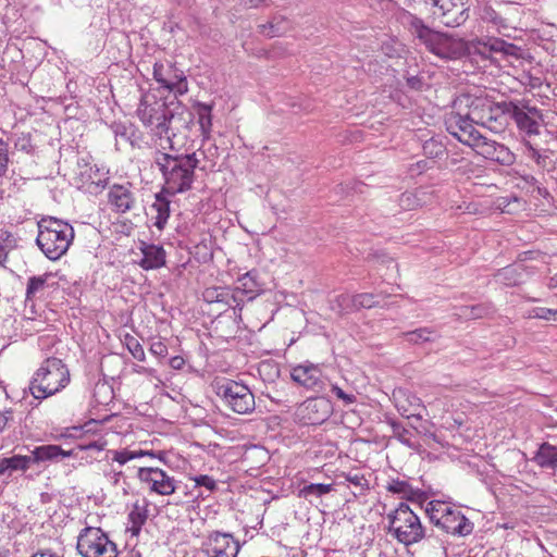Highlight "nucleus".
I'll return each mask as SVG.
<instances>
[{
    "label": "nucleus",
    "mask_w": 557,
    "mask_h": 557,
    "mask_svg": "<svg viewBox=\"0 0 557 557\" xmlns=\"http://www.w3.org/2000/svg\"><path fill=\"white\" fill-rule=\"evenodd\" d=\"M510 120L516 124L527 157L539 166H546L547 160L555 152L552 145L556 138L550 131H542L545 124L542 110L524 100L508 101L506 127Z\"/></svg>",
    "instance_id": "f257e3e1"
},
{
    "label": "nucleus",
    "mask_w": 557,
    "mask_h": 557,
    "mask_svg": "<svg viewBox=\"0 0 557 557\" xmlns=\"http://www.w3.org/2000/svg\"><path fill=\"white\" fill-rule=\"evenodd\" d=\"M154 163L162 174L163 191L176 195L190 190L195 181V170L199 164L196 153H177L157 151Z\"/></svg>",
    "instance_id": "f03ea898"
},
{
    "label": "nucleus",
    "mask_w": 557,
    "mask_h": 557,
    "mask_svg": "<svg viewBox=\"0 0 557 557\" xmlns=\"http://www.w3.org/2000/svg\"><path fill=\"white\" fill-rule=\"evenodd\" d=\"M455 106L461 110L467 108V114L474 124L499 134L506 129V107L508 101L495 102L488 97L462 95Z\"/></svg>",
    "instance_id": "7ed1b4c3"
},
{
    "label": "nucleus",
    "mask_w": 557,
    "mask_h": 557,
    "mask_svg": "<svg viewBox=\"0 0 557 557\" xmlns=\"http://www.w3.org/2000/svg\"><path fill=\"white\" fill-rule=\"evenodd\" d=\"M409 30L430 53L442 60H457L466 53V45L462 39L434 30L419 17H411Z\"/></svg>",
    "instance_id": "20e7f679"
},
{
    "label": "nucleus",
    "mask_w": 557,
    "mask_h": 557,
    "mask_svg": "<svg viewBox=\"0 0 557 557\" xmlns=\"http://www.w3.org/2000/svg\"><path fill=\"white\" fill-rule=\"evenodd\" d=\"M37 246L50 260H58L69 250L74 239V228L67 222L52 216L38 222Z\"/></svg>",
    "instance_id": "39448f33"
},
{
    "label": "nucleus",
    "mask_w": 557,
    "mask_h": 557,
    "mask_svg": "<svg viewBox=\"0 0 557 557\" xmlns=\"http://www.w3.org/2000/svg\"><path fill=\"white\" fill-rule=\"evenodd\" d=\"M136 114L139 121L145 127L150 129L153 136L160 139L166 137L170 148H173L170 124L174 117V113L165 99L159 98L152 91L143 94Z\"/></svg>",
    "instance_id": "423d86ee"
},
{
    "label": "nucleus",
    "mask_w": 557,
    "mask_h": 557,
    "mask_svg": "<svg viewBox=\"0 0 557 557\" xmlns=\"http://www.w3.org/2000/svg\"><path fill=\"white\" fill-rule=\"evenodd\" d=\"M70 382V371L55 357L47 358L36 371L29 389L36 399H45L64 388Z\"/></svg>",
    "instance_id": "0eeeda50"
},
{
    "label": "nucleus",
    "mask_w": 557,
    "mask_h": 557,
    "mask_svg": "<svg viewBox=\"0 0 557 557\" xmlns=\"http://www.w3.org/2000/svg\"><path fill=\"white\" fill-rule=\"evenodd\" d=\"M389 532L395 539L406 545H412L426 537L425 529L422 527L419 517L406 504L400 503L398 507L387 516Z\"/></svg>",
    "instance_id": "6e6552de"
},
{
    "label": "nucleus",
    "mask_w": 557,
    "mask_h": 557,
    "mask_svg": "<svg viewBox=\"0 0 557 557\" xmlns=\"http://www.w3.org/2000/svg\"><path fill=\"white\" fill-rule=\"evenodd\" d=\"M425 512L432 523L448 534L467 536L473 531V523L460 510L445 502L431 500Z\"/></svg>",
    "instance_id": "1a4fd4ad"
},
{
    "label": "nucleus",
    "mask_w": 557,
    "mask_h": 557,
    "mask_svg": "<svg viewBox=\"0 0 557 557\" xmlns=\"http://www.w3.org/2000/svg\"><path fill=\"white\" fill-rule=\"evenodd\" d=\"M215 392L224 404L238 414H248L255 410V395L249 387L233 380H223L215 385Z\"/></svg>",
    "instance_id": "9d476101"
},
{
    "label": "nucleus",
    "mask_w": 557,
    "mask_h": 557,
    "mask_svg": "<svg viewBox=\"0 0 557 557\" xmlns=\"http://www.w3.org/2000/svg\"><path fill=\"white\" fill-rule=\"evenodd\" d=\"M76 548L82 557H117L116 544L100 528H84L78 534Z\"/></svg>",
    "instance_id": "9b49d317"
},
{
    "label": "nucleus",
    "mask_w": 557,
    "mask_h": 557,
    "mask_svg": "<svg viewBox=\"0 0 557 557\" xmlns=\"http://www.w3.org/2000/svg\"><path fill=\"white\" fill-rule=\"evenodd\" d=\"M433 18L446 27H458L468 20L467 0H431Z\"/></svg>",
    "instance_id": "f8f14e48"
},
{
    "label": "nucleus",
    "mask_w": 557,
    "mask_h": 557,
    "mask_svg": "<svg viewBox=\"0 0 557 557\" xmlns=\"http://www.w3.org/2000/svg\"><path fill=\"white\" fill-rule=\"evenodd\" d=\"M152 74L154 81L162 88L173 92L175 98L188 91V83L184 72L171 62H156Z\"/></svg>",
    "instance_id": "ddd939ff"
},
{
    "label": "nucleus",
    "mask_w": 557,
    "mask_h": 557,
    "mask_svg": "<svg viewBox=\"0 0 557 557\" xmlns=\"http://www.w3.org/2000/svg\"><path fill=\"white\" fill-rule=\"evenodd\" d=\"M333 407L324 397H311L306 399L296 409V418L304 425H320L332 414Z\"/></svg>",
    "instance_id": "4468645a"
},
{
    "label": "nucleus",
    "mask_w": 557,
    "mask_h": 557,
    "mask_svg": "<svg viewBox=\"0 0 557 557\" xmlns=\"http://www.w3.org/2000/svg\"><path fill=\"white\" fill-rule=\"evenodd\" d=\"M469 147H471L476 154L500 165L509 166L516 161L515 153L511 152L508 147L483 136L481 133Z\"/></svg>",
    "instance_id": "2eb2a0df"
},
{
    "label": "nucleus",
    "mask_w": 557,
    "mask_h": 557,
    "mask_svg": "<svg viewBox=\"0 0 557 557\" xmlns=\"http://www.w3.org/2000/svg\"><path fill=\"white\" fill-rule=\"evenodd\" d=\"M140 483L147 485L151 493L170 496L175 493L176 485L173 476L157 467H141L137 471Z\"/></svg>",
    "instance_id": "dca6fc26"
},
{
    "label": "nucleus",
    "mask_w": 557,
    "mask_h": 557,
    "mask_svg": "<svg viewBox=\"0 0 557 557\" xmlns=\"http://www.w3.org/2000/svg\"><path fill=\"white\" fill-rule=\"evenodd\" d=\"M444 123L446 131L465 145L470 146L480 135V132L474 128V122L470 121L468 114L460 110L447 113Z\"/></svg>",
    "instance_id": "f3484780"
},
{
    "label": "nucleus",
    "mask_w": 557,
    "mask_h": 557,
    "mask_svg": "<svg viewBox=\"0 0 557 557\" xmlns=\"http://www.w3.org/2000/svg\"><path fill=\"white\" fill-rule=\"evenodd\" d=\"M239 549L238 541L231 533L213 531L208 535L203 552L207 557H236Z\"/></svg>",
    "instance_id": "a211bd4d"
},
{
    "label": "nucleus",
    "mask_w": 557,
    "mask_h": 557,
    "mask_svg": "<svg viewBox=\"0 0 557 557\" xmlns=\"http://www.w3.org/2000/svg\"><path fill=\"white\" fill-rule=\"evenodd\" d=\"M290 377L298 385L315 392H322L326 386L320 367L309 361L295 366L290 371Z\"/></svg>",
    "instance_id": "6ab92c4d"
},
{
    "label": "nucleus",
    "mask_w": 557,
    "mask_h": 557,
    "mask_svg": "<svg viewBox=\"0 0 557 557\" xmlns=\"http://www.w3.org/2000/svg\"><path fill=\"white\" fill-rule=\"evenodd\" d=\"M108 202L117 213H125L133 209L135 197L132 191V184H114L108 193Z\"/></svg>",
    "instance_id": "aec40b11"
},
{
    "label": "nucleus",
    "mask_w": 557,
    "mask_h": 557,
    "mask_svg": "<svg viewBox=\"0 0 557 557\" xmlns=\"http://www.w3.org/2000/svg\"><path fill=\"white\" fill-rule=\"evenodd\" d=\"M143 258L138 264L144 270L160 269L165 265L166 253L162 246L141 243Z\"/></svg>",
    "instance_id": "412c9836"
},
{
    "label": "nucleus",
    "mask_w": 557,
    "mask_h": 557,
    "mask_svg": "<svg viewBox=\"0 0 557 557\" xmlns=\"http://www.w3.org/2000/svg\"><path fill=\"white\" fill-rule=\"evenodd\" d=\"M236 288L243 293V296L247 301L253 300L264 290L263 284L259 281L258 272L256 270L248 271L240 276Z\"/></svg>",
    "instance_id": "4be33fe9"
},
{
    "label": "nucleus",
    "mask_w": 557,
    "mask_h": 557,
    "mask_svg": "<svg viewBox=\"0 0 557 557\" xmlns=\"http://www.w3.org/2000/svg\"><path fill=\"white\" fill-rule=\"evenodd\" d=\"M532 461L542 469H550L557 472V445H552L548 442L540 444Z\"/></svg>",
    "instance_id": "5701e85b"
},
{
    "label": "nucleus",
    "mask_w": 557,
    "mask_h": 557,
    "mask_svg": "<svg viewBox=\"0 0 557 557\" xmlns=\"http://www.w3.org/2000/svg\"><path fill=\"white\" fill-rule=\"evenodd\" d=\"M148 519V500L141 499L136 500L133 504V508L128 513V521L131 527L127 528V531L131 532L132 535L137 536L140 533L141 527L146 523Z\"/></svg>",
    "instance_id": "b1692460"
},
{
    "label": "nucleus",
    "mask_w": 557,
    "mask_h": 557,
    "mask_svg": "<svg viewBox=\"0 0 557 557\" xmlns=\"http://www.w3.org/2000/svg\"><path fill=\"white\" fill-rule=\"evenodd\" d=\"M72 455V450H63L61 446L58 445H41L35 447V449L32 450L30 456L33 463H40L44 461H54L58 460L60 457H71Z\"/></svg>",
    "instance_id": "393cba45"
},
{
    "label": "nucleus",
    "mask_w": 557,
    "mask_h": 557,
    "mask_svg": "<svg viewBox=\"0 0 557 557\" xmlns=\"http://www.w3.org/2000/svg\"><path fill=\"white\" fill-rule=\"evenodd\" d=\"M260 33L269 38L278 37L290 28L289 21L281 14L274 15L265 24L259 25Z\"/></svg>",
    "instance_id": "a878e982"
},
{
    "label": "nucleus",
    "mask_w": 557,
    "mask_h": 557,
    "mask_svg": "<svg viewBox=\"0 0 557 557\" xmlns=\"http://www.w3.org/2000/svg\"><path fill=\"white\" fill-rule=\"evenodd\" d=\"M33 465L32 456L14 455L0 460V475L8 473L11 475L13 471H26Z\"/></svg>",
    "instance_id": "bb28decb"
},
{
    "label": "nucleus",
    "mask_w": 557,
    "mask_h": 557,
    "mask_svg": "<svg viewBox=\"0 0 557 557\" xmlns=\"http://www.w3.org/2000/svg\"><path fill=\"white\" fill-rule=\"evenodd\" d=\"M165 191L163 189L156 195V201L152 203L151 208L157 212L154 226L162 231L170 218V200L164 197Z\"/></svg>",
    "instance_id": "cd10ccee"
},
{
    "label": "nucleus",
    "mask_w": 557,
    "mask_h": 557,
    "mask_svg": "<svg viewBox=\"0 0 557 557\" xmlns=\"http://www.w3.org/2000/svg\"><path fill=\"white\" fill-rule=\"evenodd\" d=\"M194 109L198 116V123L203 139H208L212 127V106L203 102H195Z\"/></svg>",
    "instance_id": "c85d7f7f"
},
{
    "label": "nucleus",
    "mask_w": 557,
    "mask_h": 557,
    "mask_svg": "<svg viewBox=\"0 0 557 557\" xmlns=\"http://www.w3.org/2000/svg\"><path fill=\"white\" fill-rule=\"evenodd\" d=\"M523 270L520 267H506L499 270L496 278L507 286H515L522 282Z\"/></svg>",
    "instance_id": "c756f323"
},
{
    "label": "nucleus",
    "mask_w": 557,
    "mask_h": 557,
    "mask_svg": "<svg viewBox=\"0 0 557 557\" xmlns=\"http://www.w3.org/2000/svg\"><path fill=\"white\" fill-rule=\"evenodd\" d=\"M386 490L394 494H401L410 500L420 496L419 490H414L407 481L398 479L388 482Z\"/></svg>",
    "instance_id": "7c9ffc66"
},
{
    "label": "nucleus",
    "mask_w": 557,
    "mask_h": 557,
    "mask_svg": "<svg viewBox=\"0 0 557 557\" xmlns=\"http://www.w3.org/2000/svg\"><path fill=\"white\" fill-rule=\"evenodd\" d=\"M332 310L338 314H346L356 311L355 296L349 294L337 295L331 302Z\"/></svg>",
    "instance_id": "2f4dec72"
},
{
    "label": "nucleus",
    "mask_w": 557,
    "mask_h": 557,
    "mask_svg": "<svg viewBox=\"0 0 557 557\" xmlns=\"http://www.w3.org/2000/svg\"><path fill=\"white\" fill-rule=\"evenodd\" d=\"M333 491V484L310 483L299 490V497L309 499L311 497H320Z\"/></svg>",
    "instance_id": "473e14b6"
},
{
    "label": "nucleus",
    "mask_w": 557,
    "mask_h": 557,
    "mask_svg": "<svg viewBox=\"0 0 557 557\" xmlns=\"http://www.w3.org/2000/svg\"><path fill=\"white\" fill-rule=\"evenodd\" d=\"M50 277H52V273L49 272L44 275L29 277L26 287V300L34 299L39 292L44 290Z\"/></svg>",
    "instance_id": "72a5a7b5"
},
{
    "label": "nucleus",
    "mask_w": 557,
    "mask_h": 557,
    "mask_svg": "<svg viewBox=\"0 0 557 557\" xmlns=\"http://www.w3.org/2000/svg\"><path fill=\"white\" fill-rule=\"evenodd\" d=\"M423 153L429 159H440L446 153L445 145L435 138H430L423 144Z\"/></svg>",
    "instance_id": "f704fd0d"
},
{
    "label": "nucleus",
    "mask_w": 557,
    "mask_h": 557,
    "mask_svg": "<svg viewBox=\"0 0 557 557\" xmlns=\"http://www.w3.org/2000/svg\"><path fill=\"white\" fill-rule=\"evenodd\" d=\"M388 423L392 428L394 437H396L401 444L409 448L416 447L414 443L411 441V432L409 430H407L401 423L395 420H389Z\"/></svg>",
    "instance_id": "c9c22d12"
},
{
    "label": "nucleus",
    "mask_w": 557,
    "mask_h": 557,
    "mask_svg": "<svg viewBox=\"0 0 557 557\" xmlns=\"http://www.w3.org/2000/svg\"><path fill=\"white\" fill-rule=\"evenodd\" d=\"M406 337L412 344H421L425 342H433L437 337V334L433 330L421 327L406 333Z\"/></svg>",
    "instance_id": "e433bc0d"
},
{
    "label": "nucleus",
    "mask_w": 557,
    "mask_h": 557,
    "mask_svg": "<svg viewBox=\"0 0 557 557\" xmlns=\"http://www.w3.org/2000/svg\"><path fill=\"white\" fill-rule=\"evenodd\" d=\"M110 128L116 140L120 138L125 141H131L132 137L135 135V128L132 123L113 122Z\"/></svg>",
    "instance_id": "4c0bfd02"
},
{
    "label": "nucleus",
    "mask_w": 557,
    "mask_h": 557,
    "mask_svg": "<svg viewBox=\"0 0 557 557\" xmlns=\"http://www.w3.org/2000/svg\"><path fill=\"white\" fill-rule=\"evenodd\" d=\"M122 343L125 345L127 350L131 352V355L135 359H137L138 361L145 360L144 348H143L141 344L139 343V341L135 336H133L131 334H125L122 339Z\"/></svg>",
    "instance_id": "58836bf2"
},
{
    "label": "nucleus",
    "mask_w": 557,
    "mask_h": 557,
    "mask_svg": "<svg viewBox=\"0 0 557 557\" xmlns=\"http://www.w3.org/2000/svg\"><path fill=\"white\" fill-rule=\"evenodd\" d=\"M224 293V301L222 305L233 308L234 310L238 309L242 310V307L244 306L246 299L243 296V293L238 290L236 287L231 289L228 288L227 292Z\"/></svg>",
    "instance_id": "ea45409f"
},
{
    "label": "nucleus",
    "mask_w": 557,
    "mask_h": 557,
    "mask_svg": "<svg viewBox=\"0 0 557 557\" xmlns=\"http://www.w3.org/2000/svg\"><path fill=\"white\" fill-rule=\"evenodd\" d=\"M487 305L466 306L460 309V315L469 319H481L491 313Z\"/></svg>",
    "instance_id": "a19ab883"
},
{
    "label": "nucleus",
    "mask_w": 557,
    "mask_h": 557,
    "mask_svg": "<svg viewBox=\"0 0 557 557\" xmlns=\"http://www.w3.org/2000/svg\"><path fill=\"white\" fill-rule=\"evenodd\" d=\"M189 480H191L195 483L196 488L203 487L209 496L211 493L215 492L218 490V482L212 476L207 474H199L195 476H190Z\"/></svg>",
    "instance_id": "79ce46f5"
},
{
    "label": "nucleus",
    "mask_w": 557,
    "mask_h": 557,
    "mask_svg": "<svg viewBox=\"0 0 557 557\" xmlns=\"http://www.w3.org/2000/svg\"><path fill=\"white\" fill-rule=\"evenodd\" d=\"M490 49L494 52H502L506 55H516L519 48L510 42L503 39H492L490 41Z\"/></svg>",
    "instance_id": "37998d69"
},
{
    "label": "nucleus",
    "mask_w": 557,
    "mask_h": 557,
    "mask_svg": "<svg viewBox=\"0 0 557 557\" xmlns=\"http://www.w3.org/2000/svg\"><path fill=\"white\" fill-rule=\"evenodd\" d=\"M355 296V308L356 311L362 308L370 309L376 307L379 302L375 299V295L371 293L356 294Z\"/></svg>",
    "instance_id": "c03bdc74"
},
{
    "label": "nucleus",
    "mask_w": 557,
    "mask_h": 557,
    "mask_svg": "<svg viewBox=\"0 0 557 557\" xmlns=\"http://www.w3.org/2000/svg\"><path fill=\"white\" fill-rule=\"evenodd\" d=\"M331 392L334 394L338 399L343 401L345 406L351 405L356 401L357 397L352 393H346L342 387H339L336 384L331 385Z\"/></svg>",
    "instance_id": "a18cd8bd"
},
{
    "label": "nucleus",
    "mask_w": 557,
    "mask_h": 557,
    "mask_svg": "<svg viewBox=\"0 0 557 557\" xmlns=\"http://www.w3.org/2000/svg\"><path fill=\"white\" fill-rule=\"evenodd\" d=\"M9 165V147L8 144L0 138V176H5Z\"/></svg>",
    "instance_id": "49530a36"
},
{
    "label": "nucleus",
    "mask_w": 557,
    "mask_h": 557,
    "mask_svg": "<svg viewBox=\"0 0 557 557\" xmlns=\"http://www.w3.org/2000/svg\"><path fill=\"white\" fill-rule=\"evenodd\" d=\"M555 315H557V310L549 309V308H543V307L533 308L529 312V318H535V319H542V320H550L552 317H555Z\"/></svg>",
    "instance_id": "de8ad7c7"
},
{
    "label": "nucleus",
    "mask_w": 557,
    "mask_h": 557,
    "mask_svg": "<svg viewBox=\"0 0 557 557\" xmlns=\"http://www.w3.org/2000/svg\"><path fill=\"white\" fill-rule=\"evenodd\" d=\"M482 18L495 25L503 23L502 16L491 7H485L483 9Z\"/></svg>",
    "instance_id": "09e8293b"
},
{
    "label": "nucleus",
    "mask_w": 557,
    "mask_h": 557,
    "mask_svg": "<svg viewBox=\"0 0 557 557\" xmlns=\"http://www.w3.org/2000/svg\"><path fill=\"white\" fill-rule=\"evenodd\" d=\"M112 459L120 465H125L129 460H133L132 450L121 449V450H111Z\"/></svg>",
    "instance_id": "8fccbe9b"
},
{
    "label": "nucleus",
    "mask_w": 557,
    "mask_h": 557,
    "mask_svg": "<svg viewBox=\"0 0 557 557\" xmlns=\"http://www.w3.org/2000/svg\"><path fill=\"white\" fill-rule=\"evenodd\" d=\"M149 350L152 355L161 358L168 355V346L161 341L151 343Z\"/></svg>",
    "instance_id": "3c124183"
},
{
    "label": "nucleus",
    "mask_w": 557,
    "mask_h": 557,
    "mask_svg": "<svg viewBox=\"0 0 557 557\" xmlns=\"http://www.w3.org/2000/svg\"><path fill=\"white\" fill-rule=\"evenodd\" d=\"M346 481H348L349 483L356 485V486H360L362 487L363 485L367 484V480L364 479L363 475H359V474H351V473H348L346 476H345Z\"/></svg>",
    "instance_id": "603ef678"
},
{
    "label": "nucleus",
    "mask_w": 557,
    "mask_h": 557,
    "mask_svg": "<svg viewBox=\"0 0 557 557\" xmlns=\"http://www.w3.org/2000/svg\"><path fill=\"white\" fill-rule=\"evenodd\" d=\"M407 85L414 90H420L423 86V81L419 76H410L407 78Z\"/></svg>",
    "instance_id": "864d4df0"
},
{
    "label": "nucleus",
    "mask_w": 557,
    "mask_h": 557,
    "mask_svg": "<svg viewBox=\"0 0 557 557\" xmlns=\"http://www.w3.org/2000/svg\"><path fill=\"white\" fill-rule=\"evenodd\" d=\"M428 169V162L424 160L418 161L417 163L412 164L410 168L411 173L421 174Z\"/></svg>",
    "instance_id": "5fc2aeb1"
},
{
    "label": "nucleus",
    "mask_w": 557,
    "mask_h": 557,
    "mask_svg": "<svg viewBox=\"0 0 557 557\" xmlns=\"http://www.w3.org/2000/svg\"><path fill=\"white\" fill-rule=\"evenodd\" d=\"M184 364H185V360L181 356H174L170 359V366H171V368H173L175 370L182 369L184 367Z\"/></svg>",
    "instance_id": "6e6d98bb"
},
{
    "label": "nucleus",
    "mask_w": 557,
    "mask_h": 557,
    "mask_svg": "<svg viewBox=\"0 0 557 557\" xmlns=\"http://www.w3.org/2000/svg\"><path fill=\"white\" fill-rule=\"evenodd\" d=\"M267 0H240V3L249 9L259 8Z\"/></svg>",
    "instance_id": "4d7b16f0"
},
{
    "label": "nucleus",
    "mask_w": 557,
    "mask_h": 557,
    "mask_svg": "<svg viewBox=\"0 0 557 557\" xmlns=\"http://www.w3.org/2000/svg\"><path fill=\"white\" fill-rule=\"evenodd\" d=\"M273 364L274 363L269 362V361L261 362L260 367H259V372L262 373L265 370H270V371L273 370L274 375L277 376L278 375V369L276 367H274Z\"/></svg>",
    "instance_id": "13d9d810"
},
{
    "label": "nucleus",
    "mask_w": 557,
    "mask_h": 557,
    "mask_svg": "<svg viewBox=\"0 0 557 557\" xmlns=\"http://www.w3.org/2000/svg\"><path fill=\"white\" fill-rule=\"evenodd\" d=\"M132 456H133V459H136V458H140L144 456L156 457L157 455L152 450L149 451V450L138 449V450H132Z\"/></svg>",
    "instance_id": "bf43d9fd"
},
{
    "label": "nucleus",
    "mask_w": 557,
    "mask_h": 557,
    "mask_svg": "<svg viewBox=\"0 0 557 557\" xmlns=\"http://www.w3.org/2000/svg\"><path fill=\"white\" fill-rule=\"evenodd\" d=\"M228 287H216V294L214 295V300H216V304H223L224 301V293L227 292Z\"/></svg>",
    "instance_id": "052dcab7"
},
{
    "label": "nucleus",
    "mask_w": 557,
    "mask_h": 557,
    "mask_svg": "<svg viewBox=\"0 0 557 557\" xmlns=\"http://www.w3.org/2000/svg\"><path fill=\"white\" fill-rule=\"evenodd\" d=\"M106 442H92L85 446L86 449H96L102 450L104 448Z\"/></svg>",
    "instance_id": "680f3d73"
},
{
    "label": "nucleus",
    "mask_w": 557,
    "mask_h": 557,
    "mask_svg": "<svg viewBox=\"0 0 557 557\" xmlns=\"http://www.w3.org/2000/svg\"><path fill=\"white\" fill-rule=\"evenodd\" d=\"M216 294V288H212V289H207L206 293H205V300L207 302H216V300H214V295Z\"/></svg>",
    "instance_id": "e2e57ef3"
},
{
    "label": "nucleus",
    "mask_w": 557,
    "mask_h": 557,
    "mask_svg": "<svg viewBox=\"0 0 557 557\" xmlns=\"http://www.w3.org/2000/svg\"><path fill=\"white\" fill-rule=\"evenodd\" d=\"M7 259V251L4 249V247L0 244V265H2L4 263Z\"/></svg>",
    "instance_id": "0e129e2a"
},
{
    "label": "nucleus",
    "mask_w": 557,
    "mask_h": 557,
    "mask_svg": "<svg viewBox=\"0 0 557 557\" xmlns=\"http://www.w3.org/2000/svg\"><path fill=\"white\" fill-rule=\"evenodd\" d=\"M549 286H550V287H555V286H557V276H554V277H552V278H550Z\"/></svg>",
    "instance_id": "69168bd1"
},
{
    "label": "nucleus",
    "mask_w": 557,
    "mask_h": 557,
    "mask_svg": "<svg viewBox=\"0 0 557 557\" xmlns=\"http://www.w3.org/2000/svg\"><path fill=\"white\" fill-rule=\"evenodd\" d=\"M121 475H122V472H121V471H120V472H115V473H114V483H117V482H119V479H120V476H121Z\"/></svg>",
    "instance_id": "338daca9"
},
{
    "label": "nucleus",
    "mask_w": 557,
    "mask_h": 557,
    "mask_svg": "<svg viewBox=\"0 0 557 557\" xmlns=\"http://www.w3.org/2000/svg\"><path fill=\"white\" fill-rule=\"evenodd\" d=\"M0 557H9V550H1L0 549Z\"/></svg>",
    "instance_id": "774afa93"
}]
</instances>
